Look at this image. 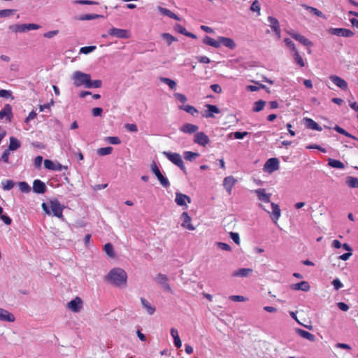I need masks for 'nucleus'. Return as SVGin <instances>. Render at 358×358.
Masks as SVG:
<instances>
[{"instance_id":"2","label":"nucleus","mask_w":358,"mask_h":358,"mask_svg":"<svg viewBox=\"0 0 358 358\" xmlns=\"http://www.w3.org/2000/svg\"><path fill=\"white\" fill-rule=\"evenodd\" d=\"M41 206L48 215L52 214L58 218H63L64 206L58 200H51L49 203H43Z\"/></svg>"},{"instance_id":"28","label":"nucleus","mask_w":358,"mask_h":358,"mask_svg":"<svg viewBox=\"0 0 358 358\" xmlns=\"http://www.w3.org/2000/svg\"><path fill=\"white\" fill-rule=\"evenodd\" d=\"M291 289L293 290H301L303 292H308L310 289V286L307 281H301L299 283L292 285Z\"/></svg>"},{"instance_id":"45","label":"nucleus","mask_w":358,"mask_h":358,"mask_svg":"<svg viewBox=\"0 0 358 358\" xmlns=\"http://www.w3.org/2000/svg\"><path fill=\"white\" fill-rule=\"evenodd\" d=\"M2 187L4 190H10L15 186L14 181L11 180H4L1 182Z\"/></svg>"},{"instance_id":"21","label":"nucleus","mask_w":358,"mask_h":358,"mask_svg":"<svg viewBox=\"0 0 358 358\" xmlns=\"http://www.w3.org/2000/svg\"><path fill=\"white\" fill-rule=\"evenodd\" d=\"M206 110H205L203 116L206 118L213 117L214 114H218L220 113V109L215 105L206 104Z\"/></svg>"},{"instance_id":"20","label":"nucleus","mask_w":358,"mask_h":358,"mask_svg":"<svg viewBox=\"0 0 358 358\" xmlns=\"http://www.w3.org/2000/svg\"><path fill=\"white\" fill-rule=\"evenodd\" d=\"M329 79L334 83V85H336L339 88L344 90H346L348 89L347 82L341 77L332 75L329 76Z\"/></svg>"},{"instance_id":"62","label":"nucleus","mask_w":358,"mask_h":358,"mask_svg":"<svg viewBox=\"0 0 358 358\" xmlns=\"http://www.w3.org/2000/svg\"><path fill=\"white\" fill-rule=\"evenodd\" d=\"M229 299L233 301H237V302H243L247 301V298H245L243 296L240 295H231L229 297Z\"/></svg>"},{"instance_id":"44","label":"nucleus","mask_w":358,"mask_h":358,"mask_svg":"<svg viewBox=\"0 0 358 358\" xmlns=\"http://www.w3.org/2000/svg\"><path fill=\"white\" fill-rule=\"evenodd\" d=\"M303 6L305 8L306 10H308L310 13L314 14L315 15H317V16L321 17H324V15H323V13L320 10L317 9L316 8L306 6V5H303Z\"/></svg>"},{"instance_id":"6","label":"nucleus","mask_w":358,"mask_h":358,"mask_svg":"<svg viewBox=\"0 0 358 358\" xmlns=\"http://www.w3.org/2000/svg\"><path fill=\"white\" fill-rule=\"evenodd\" d=\"M108 35L121 39H127L131 37V32L127 29L112 27L108 31Z\"/></svg>"},{"instance_id":"57","label":"nucleus","mask_w":358,"mask_h":358,"mask_svg":"<svg viewBox=\"0 0 358 358\" xmlns=\"http://www.w3.org/2000/svg\"><path fill=\"white\" fill-rule=\"evenodd\" d=\"M18 186L21 192H29L31 189L30 186L26 182H20L18 183Z\"/></svg>"},{"instance_id":"60","label":"nucleus","mask_w":358,"mask_h":358,"mask_svg":"<svg viewBox=\"0 0 358 358\" xmlns=\"http://www.w3.org/2000/svg\"><path fill=\"white\" fill-rule=\"evenodd\" d=\"M74 4H83V5H95L98 4L96 1L90 0H76L73 2Z\"/></svg>"},{"instance_id":"7","label":"nucleus","mask_w":358,"mask_h":358,"mask_svg":"<svg viewBox=\"0 0 358 358\" xmlns=\"http://www.w3.org/2000/svg\"><path fill=\"white\" fill-rule=\"evenodd\" d=\"M66 307L73 313H79L83 309V301L80 297L76 296L68 302Z\"/></svg>"},{"instance_id":"46","label":"nucleus","mask_w":358,"mask_h":358,"mask_svg":"<svg viewBox=\"0 0 358 358\" xmlns=\"http://www.w3.org/2000/svg\"><path fill=\"white\" fill-rule=\"evenodd\" d=\"M162 38L166 42L168 45H170L173 42L177 41L176 38L169 33L162 34Z\"/></svg>"},{"instance_id":"56","label":"nucleus","mask_w":358,"mask_h":358,"mask_svg":"<svg viewBox=\"0 0 358 358\" xmlns=\"http://www.w3.org/2000/svg\"><path fill=\"white\" fill-rule=\"evenodd\" d=\"M250 10L253 12H257V15H260L261 7H260V4L257 0H255L252 2V3L250 6Z\"/></svg>"},{"instance_id":"50","label":"nucleus","mask_w":358,"mask_h":358,"mask_svg":"<svg viewBox=\"0 0 358 358\" xmlns=\"http://www.w3.org/2000/svg\"><path fill=\"white\" fill-rule=\"evenodd\" d=\"M113 151L112 147H105L97 150L96 152L100 156H106L110 155Z\"/></svg>"},{"instance_id":"8","label":"nucleus","mask_w":358,"mask_h":358,"mask_svg":"<svg viewBox=\"0 0 358 358\" xmlns=\"http://www.w3.org/2000/svg\"><path fill=\"white\" fill-rule=\"evenodd\" d=\"M257 197V199L262 203H270L271 193H268L264 188H259L252 191Z\"/></svg>"},{"instance_id":"53","label":"nucleus","mask_w":358,"mask_h":358,"mask_svg":"<svg viewBox=\"0 0 358 358\" xmlns=\"http://www.w3.org/2000/svg\"><path fill=\"white\" fill-rule=\"evenodd\" d=\"M102 86V82L100 80H92L90 79L89 84L87 85V88H99Z\"/></svg>"},{"instance_id":"27","label":"nucleus","mask_w":358,"mask_h":358,"mask_svg":"<svg viewBox=\"0 0 358 358\" xmlns=\"http://www.w3.org/2000/svg\"><path fill=\"white\" fill-rule=\"evenodd\" d=\"M198 129V126L190 123H185L180 128V131L185 134H193L196 132Z\"/></svg>"},{"instance_id":"35","label":"nucleus","mask_w":358,"mask_h":358,"mask_svg":"<svg viewBox=\"0 0 358 358\" xmlns=\"http://www.w3.org/2000/svg\"><path fill=\"white\" fill-rule=\"evenodd\" d=\"M155 176L163 187L168 188L170 186V182L168 178L164 176L161 171Z\"/></svg>"},{"instance_id":"37","label":"nucleus","mask_w":358,"mask_h":358,"mask_svg":"<svg viewBox=\"0 0 358 358\" xmlns=\"http://www.w3.org/2000/svg\"><path fill=\"white\" fill-rule=\"evenodd\" d=\"M293 59L294 62L301 67H303L305 66V62L303 61L302 57L299 53L298 50H296L292 54Z\"/></svg>"},{"instance_id":"33","label":"nucleus","mask_w":358,"mask_h":358,"mask_svg":"<svg viewBox=\"0 0 358 358\" xmlns=\"http://www.w3.org/2000/svg\"><path fill=\"white\" fill-rule=\"evenodd\" d=\"M170 334L172 338H173L174 345L177 348H180L182 346V342L179 337L178 331L175 328H171Z\"/></svg>"},{"instance_id":"39","label":"nucleus","mask_w":358,"mask_h":358,"mask_svg":"<svg viewBox=\"0 0 358 358\" xmlns=\"http://www.w3.org/2000/svg\"><path fill=\"white\" fill-rule=\"evenodd\" d=\"M183 156L185 160L192 162L199 156V154L192 151H185L183 153Z\"/></svg>"},{"instance_id":"63","label":"nucleus","mask_w":358,"mask_h":358,"mask_svg":"<svg viewBox=\"0 0 358 358\" xmlns=\"http://www.w3.org/2000/svg\"><path fill=\"white\" fill-rule=\"evenodd\" d=\"M58 34H59L58 30H52V31H49L45 32L43 34V36L47 38H52L54 36H57Z\"/></svg>"},{"instance_id":"29","label":"nucleus","mask_w":358,"mask_h":358,"mask_svg":"<svg viewBox=\"0 0 358 358\" xmlns=\"http://www.w3.org/2000/svg\"><path fill=\"white\" fill-rule=\"evenodd\" d=\"M304 122H305L306 127L308 129L318 131H321L322 130V128L311 118H308V117L304 118Z\"/></svg>"},{"instance_id":"16","label":"nucleus","mask_w":358,"mask_h":358,"mask_svg":"<svg viewBox=\"0 0 358 358\" xmlns=\"http://www.w3.org/2000/svg\"><path fill=\"white\" fill-rule=\"evenodd\" d=\"M180 220L182 221L181 226L190 231L195 229V227L192 224V219L187 212H183L181 214Z\"/></svg>"},{"instance_id":"40","label":"nucleus","mask_w":358,"mask_h":358,"mask_svg":"<svg viewBox=\"0 0 358 358\" xmlns=\"http://www.w3.org/2000/svg\"><path fill=\"white\" fill-rule=\"evenodd\" d=\"M159 80L167 85L169 86V87L171 90H174L176 89V86H177V84L173 80H171L170 78H165V77H160L159 78Z\"/></svg>"},{"instance_id":"59","label":"nucleus","mask_w":358,"mask_h":358,"mask_svg":"<svg viewBox=\"0 0 358 358\" xmlns=\"http://www.w3.org/2000/svg\"><path fill=\"white\" fill-rule=\"evenodd\" d=\"M106 141L113 145H118L121 143L120 138L117 136H108L106 138Z\"/></svg>"},{"instance_id":"26","label":"nucleus","mask_w":358,"mask_h":358,"mask_svg":"<svg viewBox=\"0 0 358 358\" xmlns=\"http://www.w3.org/2000/svg\"><path fill=\"white\" fill-rule=\"evenodd\" d=\"M271 206L272 208L271 219L274 222H277L281 215L280 207L278 204L273 202H271Z\"/></svg>"},{"instance_id":"43","label":"nucleus","mask_w":358,"mask_h":358,"mask_svg":"<svg viewBox=\"0 0 358 358\" xmlns=\"http://www.w3.org/2000/svg\"><path fill=\"white\" fill-rule=\"evenodd\" d=\"M334 130H335L336 131H337L338 133L341 134H343V135H345V136H348V137L351 138H352V139L357 140V141H358V138H356L355 136H353V135H352V134H349L348 132H347V131H346L344 129H343L342 127H339V126H338V125H336V126L334 127Z\"/></svg>"},{"instance_id":"13","label":"nucleus","mask_w":358,"mask_h":358,"mask_svg":"<svg viewBox=\"0 0 358 358\" xmlns=\"http://www.w3.org/2000/svg\"><path fill=\"white\" fill-rule=\"evenodd\" d=\"M13 117L12 106L7 103L5 104L3 108L0 110V120L6 119L8 122H11Z\"/></svg>"},{"instance_id":"9","label":"nucleus","mask_w":358,"mask_h":358,"mask_svg":"<svg viewBox=\"0 0 358 358\" xmlns=\"http://www.w3.org/2000/svg\"><path fill=\"white\" fill-rule=\"evenodd\" d=\"M267 22L268 23V26L271 27L272 31L275 34L278 39H280L281 37V29L280 27L279 21L273 16H268L267 17Z\"/></svg>"},{"instance_id":"42","label":"nucleus","mask_w":358,"mask_h":358,"mask_svg":"<svg viewBox=\"0 0 358 358\" xmlns=\"http://www.w3.org/2000/svg\"><path fill=\"white\" fill-rule=\"evenodd\" d=\"M16 12L15 9L0 10V18L9 17L13 15Z\"/></svg>"},{"instance_id":"61","label":"nucleus","mask_w":358,"mask_h":358,"mask_svg":"<svg viewBox=\"0 0 358 358\" xmlns=\"http://www.w3.org/2000/svg\"><path fill=\"white\" fill-rule=\"evenodd\" d=\"M257 84L259 85L258 86L248 85L246 87V88L248 90L251 91V92H256V91H258L259 89H265L266 88V86L264 85L259 84V83H257Z\"/></svg>"},{"instance_id":"14","label":"nucleus","mask_w":358,"mask_h":358,"mask_svg":"<svg viewBox=\"0 0 358 358\" xmlns=\"http://www.w3.org/2000/svg\"><path fill=\"white\" fill-rule=\"evenodd\" d=\"M194 142L201 146L205 147L209 143L210 139L203 132H196L194 134Z\"/></svg>"},{"instance_id":"4","label":"nucleus","mask_w":358,"mask_h":358,"mask_svg":"<svg viewBox=\"0 0 358 358\" xmlns=\"http://www.w3.org/2000/svg\"><path fill=\"white\" fill-rule=\"evenodd\" d=\"M41 26L34 23L14 24L8 27V29L14 34H22L32 30H38Z\"/></svg>"},{"instance_id":"23","label":"nucleus","mask_w":358,"mask_h":358,"mask_svg":"<svg viewBox=\"0 0 358 358\" xmlns=\"http://www.w3.org/2000/svg\"><path fill=\"white\" fill-rule=\"evenodd\" d=\"M155 280L157 283L161 285L164 289L168 291L171 290V287L168 283V278L166 275L162 273L158 274L155 278Z\"/></svg>"},{"instance_id":"17","label":"nucleus","mask_w":358,"mask_h":358,"mask_svg":"<svg viewBox=\"0 0 358 358\" xmlns=\"http://www.w3.org/2000/svg\"><path fill=\"white\" fill-rule=\"evenodd\" d=\"M0 321L14 322L15 321V317L12 313L0 307Z\"/></svg>"},{"instance_id":"30","label":"nucleus","mask_w":358,"mask_h":358,"mask_svg":"<svg viewBox=\"0 0 358 358\" xmlns=\"http://www.w3.org/2000/svg\"><path fill=\"white\" fill-rule=\"evenodd\" d=\"M157 10L163 15L168 16L170 18H173V19H174L176 20H178V21H180V20H181L180 17H178L175 13H173L172 11H171L170 10H169V9H167L166 8H164V7H162V6H158L157 7Z\"/></svg>"},{"instance_id":"64","label":"nucleus","mask_w":358,"mask_h":358,"mask_svg":"<svg viewBox=\"0 0 358 358\" xmlns=\"http://www.w3.org/2000/svg\"><path fill=\"white\" fill-rule=\"evenodd\" d=\"M332 285L334 287V289L336 290H338L339 289L342 288L343 285V283L341 282V280L338 278L336 279H334L333 281H332Z\"/></svg>"},{"instance_id":"48","label":"nucleus","mask_w":358,"mask_h":358,"mask_svg":"<svg viewBox=\"0 0 358 358\" xmlns=\"http://www.w3.org/2000/svg\"><path fill=\"white\" fill-rule=\"evenodd\" d=\"M348 185L352 188H358V179L354 177H348L346 180Z\"/></svg>"},{"instance_id":"58","label":"nucleus","mask_w":358,"mask_h":358,"mask_svg":"<svg viewBox=\"0 0 358 358\" xmlns=\"http://www.w3.org/2000/svg\"><path fill=\"white\" fill-rule=\"evenodd\" d=\"M216 245L217 246L218 248H220L222 250H225V251H231V246L225 243L217 242Z\"/></svg>"},{"instance_id":"34","label":"nucleus","mask_w":358,"mask_h":358,"mask_svg":"<svg viewBox=\"0 0 358 358\" xmlns=\"http://www.w3.org/2000/svg\"><path fill=\"white\" fill-rule=\"evenodd\" d=\"M203 43L215 48H219L220 47V42L218 38L217 40H215L208 36H205L203 38Z\"/></svg>"},{"instance_id":"12","label":"nucleus","mask_w":358,"mask_h":358,"mask_svg":"<svg viewBox=\"0 0 358 358\" xmlns=\"http://www.w3.org/2000/svg\"><path fill=\"white\" fill-rule=\"evenodd\" d=\"M279 169V160L277 158L268 159L264 166V170L268 173H273Z\"/></svg>"},{"instance_id":"19","label":"nucleus","mask_w":358,"mask_h":358,"mask_svg":"<svg viewBox=\"0 0 358 358\" xmlns=\"http://www.w3.org/2000/svg\"><path fill=\"white\" fill-rule=\"evenodd\" d=\"M236 179L234 176H230L225 177L223 180V186L229 194H231L232 188L236 182Z\"/></svg>"},{"instance_id":"24","label":"nucleus","mask_w":358,"mask_h":358,"mask_svg":"<svg viewBox=\"0 0 358 358\" xmlns=\"http://www.w3.org/2000/svg\"><path fill=\"white\" fill-rule=\"evenodd\" d=\"M218 39L220 42V45H222L230 50H234L236 46V43L231 38L220 36Z\"/></svg>"},{"instance_id":"10","label":"nucleus","mask_w":358,"mask_h":358,"mask_svg":"<svg viewBox=\"0 0 358 358\" xmlns=\"http://www.w3.org/2000/svg\"><path fill=\"white\" fill-rule=\"evenodd\" d=\"M287 33L294 40L299 41L301 44L305 46L310 47L313 45V43L309 41L304 36L300 34L299 33L295 32L293 30L287 31Z\"/></svg>"},{"instance_id":"52","label":"nucleus","mask_w":358,"mask_h":358,"mask_svg":"<svg viewBox=\"0 0 358 358\" xmlns=\"http://www.w3.org/2000/svg\"><path fill=\"white\" fill-rule=\"evenodd\" d=\"M104 252L110 257H114L113 247L110 243H106L103 246Z\"/></svg>"},{"instance_id":"18","label":"nucleus","mask_w":358,"mask_h":358,"mask_svg":"<svg viewBox=\"0 0 358 358\" xmlns=\"http://www.w3.org/2000/svg\"><path fill=\"white\" fill-rule=\"evenodd\" d=\"M44 167L48 170L57 171H61L63 169H66L60 163L52 162L50 159L44 160Z\"/></svg>"},{"instance_id":"47","label":"nucleus","mask_w":358,"mask_h":358,"mask_svg":"<svg viewBox=\"0 0 358 358\" xmlns=\"http://www.w3.org/2000/svg\"><path fill=\"white\" fill-rule=\"evenodd\" d=\"M266 101L263 100H259L254 103L253 111L259 112L262 110L265 106Z\"/></svg>"},{"instance_id":"22","label":"nucleus","mask_w":358,"mask_h":358,"mask_svg":"<svg viewBox=\"0 0 358 358\" xmlns=\"http://www.w3.org/2000/svg\"><path fill=\"white\" fill-rule=\"evenodd\" d=\"M47 187L45 184L41 180H35L33 182V191L37 194H44Z\"/></svg>"},{"instance_id":"1","label":"nucleus","mask_w":358,"mask_h":358,"mask_svg":"<svg viewBox=\"0 0 358 358\" xmlns=\"http://www.w3.org/2000/svg\"><path fill=\"white\" fill-rule=\"evenodd\" d=\"M106 280L115 287H124L127 282V274L121 268H114L108 272L106 276Z\"/></svg>"},{"instance_id":"36","label":"nucleus","mask_w":358,"mask_h":358,"mask_svg":"<svg viewBox=\"0 0 358 358\" xmlns=\"http://www.w3.org/2000/svg\"><path fill=\"white\" fill-rule=\"evenodd\" d=\"M328 165L331 167L339 169H343L345 168V165L343 162H341L339 160L334 159H328Z\"/></svg>"},{"instance_id":"11","label":"nucleus","mask_w":358,"mask_h":358,"mask_svg":"<svg viewBox=\"0 0 358 358\" xmlns=\"http://www.w3.org/2000/svg\"><path fill=\"white\" fill-rule=\"evenodd\" d=\"M329 32L332 35L347 38L354 36V33L351 30L345 28H331Z\"/></svg>"},{"instance_id":"32","label":"nucleus","mask_w":358,"mask_h":358,"mask_svg":"<svg viewBox=\"0 0 358 358\" xmlns=\"http://www.w3.org/2000/svg\"><path fill=\"white\" fill-rule=\"evenodd\" d=\"M252 273V268H243L234 271L232 273V276L244 278L250 275Z\"/></svg>"},{"instance_id":"51","label":"nucleus","mask_w":358,"mask_h":358,"mask_svg":"<svg viewBox=\"0 0 358 358\" xmlns=\"http://www.w3.org/2000/svg\"><path fill=\"white\" fill-rule=\"evenodd\" d=\"M283 41H284L285 45L287 46V48H289L292 52L297 50L294 42L290 38H285Z\"/></svg>"},{"instance_id":"54","label":"nucleus","mask_w":358,"mask_h":358,"mask_svg":"<svg viewBox=\"0 0 358 358\" xmlns=\"http://www.w3.org/2000/svg\"><path fill=\"white\" fill-rule=\"evenodd\" d=\"M12 92L10 90H0V97L5 99H10L11 100L14 99V96L12 94Z\"/></svg>"},{"instance_id":"25","label":"nucleus","mask_w":358,"mask_h":358,"mask_svg":"<svg viewBox=\"0 0 358 358\" xmlns=\"http://www.w3.org/2000/svg\"><path fill=\"white\" fill-rule=\"evenodd\" d=\"M141 302L143 308L148 315H152L155 313L156 310L155 307L152 304H151V303H150L147 299H145V298H141Z\"/></svg>"},{"instance_id":"31","label":"nucleus","mask_w":358,"mask_h":358,"mask_svg":"<svg viewBox=\"0 0 358 358\" xmlns=\"http://www.w3.org/2000/svg\"><path fill=\"white\" fill-rule=\"evenodd\" d=\"M296 333L301 336L303 338H306L310 341H314L315 340V336L313 334L309 333L303 329L296 328L295 329Z\"/></svg>"},{"instance_id":"3","label":"nucleus","mask_w":358,"mask_h":358,"mask_svg":"<svg viewBox=\"0 0 358 358\" xmlns=\"http://www.w3.org/2000/svg\"><path fill=\"white\" fill-rule=\"evenodd\" d=\"M71 78L73 80L75 87H79L84 86L87 88V85L89 84L91 76L80 71H76L72 73Z\"/></svg>"},{"instance_id":"55","label":"nucleus","mask_w":358,"mask_h":358,"mask_svg":"<svg viewBox=\"0 0 358 358\" xmlns=\"http://www.w3.org/2000/svg\"><path fill=\"white\" fill-rule=\"evenodd\" d=\"M96 47L95 45L85 46L80 49V53L87 55L95 50Z\"/></svg>"},{"instance_id":"5","label":"nucleus","mask_w":358,"mask_h":358,"mask_svg":"<svg viewBox=\"0 0 358 358\" xmlns=\"http://www.w3.org/2000/svg\"><path fill=\"white\" fill-rule=\"evenodd\" d=\"M163 155L173 164L178 166L182 171L185 172L186 168L180 154L171 152H163Z\"/></svg>"},{"instance_id":"15","label":"nucleus","mask_w":358,"mask_h":358,"mask_svg":"<svg viewBox=\"0 0 358 358\" xmlns=\"http://www.w3.org/2000/svg\"><path fill=\"white\" fill-rule=\"evenodd\" d=\"M187 203H191V199L187 196L186 194L176 192V199L175 202L177 203L178 206L185 207V208H187Z\"/></svg>"},{"instance_id":"49","label":"nucleus","mask_w":358,"mask_h":358,"mask_svg":"<svg viewBox=\"0 0 358 358\" xmlns=\"http://www.w3.org/2000/svg\"><path fill=\"white\" fill-rule=\"evenodd\" d=\"M102 17H103L102 15H98V14H86V15H81L79 17V20H92L98 19V18H100Z\"/></svg>"},{"instance_id":"38","label":"nucleus","mask_w":358,"mask_h":358,"mask_svg":"<svg viewBox=\"0 0 358 358\" xmlns=\"http://www.w3.org/2000/svg\"><path fill=\"white\" fill-rule=\"evenodd\" d=\"M20 147V142L15 137L10 138L9 150H16Z\"/></svg>"},{"instance_id":"41","label":"nucleus","mask_w":358,"mask_h":358,"mask_svg":"<svg viewBox=\"0 0 358 358\" xmlns=\"http://www.w3.org/2000/svg\"><path fill=\"white\" fill-rule=\"evenodd\" d=\"M179 108L185 110V112L191 114L192 115H194L195 114L198 113V110L190 105H182L180 106Z\"/></svg>"}]
</instances>
